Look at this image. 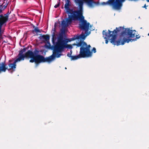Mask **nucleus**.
<instances>
[{
	"label": "nucleus",
	"instance_id": "nucleus-31",
	"mask_svg": "<svg viewBox=\"0 0 149 149\" xmlns=\"http://www.w3.org/2000/svg\"><path fill=\"white\" fill-rule=\"evenodd\" d=\"M142 27H141L140 28L141 29H142Z\"/></svg>",
	"mask_w": 149,
	"mask_h": 149
},
{
	"label": "nucleus",
	"instance_id": "nucleus-12",
	"mask_svg": "<svg viewBox=\"0 0 149 149\" xmlns=\"http://www.w3.org/2000/svg\"><path fill=\"white\" fill-rule=\"evenodd\" d=\"M137 35H136V38L134 39H127L126 38H124L123 39L122 41H121V45H124L125 43L126 42L129 43V42L130 41L132 40L134 41L136 40H137V39H138L139 38H140V36H139V37H137Z\"/></svg>",
	"mask_w": 149,
	"mask_h": 149
},
{
	"label": "nucleus",
	"instance_id": "nucleus-14",
	"mask_svg": "<svg viewBox=\"0 0 149 149\" xmlns=\"http://www.w3.org/2000/svg\"><path fill=\"white\" fill-rule=\"evenodd\" d=\"M76 45L78 47H85V45H86V43L83 41V40H81L80 41L78 42L77 44L74 43L72 45Z\"/></svg>",
	"mask_w": 149,
	"mask_h": 149
},
{
	"label": "nucleus",
	"instance_id": "nucleus-9",
	"mask_svg": "<svg viewBox=\"0 0 149 149\" xmlns=\"http://www.w3.org/2000/svg\"><path fill=\"white\" fill-rule=\"evenodd\" d=\"M91 46L90 45H88L86 44L85 47H81L80 49L86 57H90L92 56V53L90 51Z\"/></svg>",
	"mask_w": 149,
	"mask_h": 149
},
{
	"label": "nucleus",
	"instance_id": "nucleus-17",
	"mask_svg": "<svg viewBox=\"0 0 149 149\" xmlns=\"http://www.w3.org/2000/svg\"><path fill=\"white\" fill-rule=\"evenodd\" d=\"M33 27L34 28V29L32 30V32L33 33H34L35 32L36 33L41 32V31L38 29V27H36L35 26L33 25Z\"/></svg>",
	"mask_w": 149,
	"mask_h": 149
},
{
	"label": "nucleus",
	"instance_id": "nucleus-23",
	"mask_svg": "<svg viewBox=\"0 0 149 149\" xmlns=\"http://www.w3.org/2000/svg\"><path fill=\"white\" fill-rule=\"evenodd\" d=\"M92 52H93L94 53H95L96 52V49L95 47L93 48V49L91 50ZM93 53V52H92Z\"/></svg>",
	"mask_w": 149,
	"mask_h": 149
},
{
	"label": "nucleus",
	"instance_id": "nucleus-4",
	"mask_svg": "<svg viewBox=\"0 0 149 149\" xmlns=\"http://www.w3.org/2000/svg\"><path fill=\"white\" fill-rule=\"evenodd\" d=\"M63 35L60 33L55 44L50 47V49L54 51V54H56V55L57 58H59L63 55L61 53L63 51V47L66 39L64 38Z\"/></svg>",
	"mask_w": 149,
	"mask_h": 149
},
{
	"label": "nucleus",
	"instance_id": "nucleus-27",
	"mask_svg": "<svg viewBox=\"0 0 149 149\" xmlns=\"http://www.w3.org/2000/svg\"><path fill=\"white\" fill-rule=\"evenodd\" d=\"M142 7L143 8H145L146 9L147 8H146V4H145Z\"/></svg>",
	"mask_w": 149,
	"mask_h": 149
},
{
	"label": "nucleus",
	"instance_id": "nucleus-6",
	"mask_svg": "<svg viewBox=\"0 0 149 149\" xmlns=\"http://www.w3.org/2000/svg\"><path fill=\"white\" fill-rule=\"evenodd\" d=\"M127 0H108L107 2L101 3L102 5H108L112 7L114 10L120 11L123 6V3Z\"/></svg>",
	"mask_w": 149,
	"mask_h": 149
},
{
	"label": "nucleus",
	"instance_id": "nucleus-32",
	"mask_svg": "<svg viewBox=\"0 0 149 149\" xmlns=\"http://www.w3.org/2000/svg\"><path fill=\"white\" fill-rule=\"evenodd\" d=\"M149 93V92H148V94Z\"/></svg>",
	"mask_w": 149,
	"mask_h": 149
},
{
	"label": "nucleus",
	"instance_id": "nucleus-13",
	"mask_svg": "<svg viewBox=\"0 0 149 149\" xmlns=\"http://www.w3.org/2000/svg\"><path fill=\"white\" fill-rule=\"evenodd\" d=\"M18 61H16V59L15 61L13 63H9L8 64L9 66V68H8L7 69L8 71L11 70H13L16 68V63Z\"/></svg>",
	"mask_w": 149,
	"mask_h": 149
},
{
	"label": "nucleus",
	"instance_id": "nucleus-5",
	"mask_svg": "<svg viewBox=\"0 0 149 149\" xmlns=\"http://www.w3.org/2000/svg\"><path fill=\"white\" fill-rule=\"evenodd\" d=\"M1 1L0 0V13L2 12V10L5 9L7 7L9 1L6 0ZM10 13L8 12L6 14L3 15L2 14L0 15V27L2 28L3 25L6 23L8 21V19L9 15Z\"/></svg>",
	"mask_w": 149,
	"mask_h": 149
},
{
	"label": "nucleus",
	"instance_id": "nucleus-18",
	"mask_svg": "<svg viewBox=\"0 0 149 149\" xmlns=\"http://www.w3.org/2000/svg\"><path fill=\"white\" fill-rule=\"evenodd\" d=\"M52 41L54 45L55 44V41L56 40V38L55 36V34L54 33H53V34L52 35Z\"/></svg>",
	"mask_w": 149,
	"mask_h": 149
},
{
	"label": "nucleus",
	"instance_id": "nucleus-7",
	"mask_svg": "<svg viewBox=\"0 0 149 149\" xmlns=\"http://www.w3.org/2000/svg\"><path fill=\"white\" fill-rule=\"evenodd\" d=\"M90 24L89 23H87L86 21L84 20L79 24V28L81 30L85 31V34L82 32L80 35L78 34L77 35L78 39H81L84 40L86 36L90 34V32H88Z\"/></svg>",
	"mask_w": 149,
	"mask_h": 149
},
{
	"label": "nucleus",
	"instance_id": "nucleus-24",
	"mask_svg": "<svg viewBox=\"0 0 149 149\" xmlns=\"http://www.w3.org/2000/svg\"><path fill=\"white\" fill-rule=\"evenodd\" d=\"M65 29H64L61 30V33L64 34H65Z\"/></svg>",
	"mask_w": 149,
	"mask_h": 149
},
{
	"label": "nucleus",
	"instance_id": "nucleus-26",
	"mask_svg": "<svg viewBox=\"0 0 149 149\" xmlns=\"http://www.w3.org/2000/svg\"><path fill=\"white\" fill-rule=\"evenodd\" d=\"M67 56L69 57H71L72 56H71V54H70L69 53H68L67 54Z\"/></svg>",
	"mask_w": 149,
	"mask_h": 149
},
{
	"label": "nucleus",
	"instance_id": "nucleus-19",
	"mask_svg": "<svg viewBox=\"0 0 149 149\" xmlns=\"http://www.w3.org/2000/svg\"><path fill=\"white\" fill-rule=\"evenodd\" d=\"M67 10L66 12L68 13V14H70L71 15H72L73 14V11L72 10L70 9L69 8H65ZM73 14H72L73 15Z\"/></svg>",
	"mask_w": 149,
	"mask_h": 149
},
{
	"label": "nucleus",
	"instance_id": "nucleus-30",
	"mask_svg": "<svg viewBox=\"0 0 149 149\" xmlns=\"http://www.w3.org/2000/svg\"><path fill=\"white\" fill-rule=\"evenodd\" d=\"M148 36H149V33H148Z\"/></svg>",
	"mask_w": 149,
	"mask_h": 149
},
{
	"label": "nucleus",
	"instance_id": "nucleus-21",
	"mask_svg": "<svg viewBox=\"0 0 149 149\" xmlns=\"http://www.w3.org/2000/svg\"><path fill=\"white\" fill-rule=\"evenodd\" d=\"M70 5V3H66L65 4V8H67L69 7V6Z\"/></svg>",
	"mask_w": 149,
	"mask_h": 149
},
{
	"label": "nucleus",
	"instance_id": "nucleus-33",
	"mask_svg": "<svg viewBox=\"0 0 149 149\" xmlns=\"http://www.w3.org/2000/svg\"><path fill=\"white\" fill-rule=\"evenodd\" d=\"M0 71H1V70H0Z\"/></svg>",
	"mask_w": 149,
	"mask_h": 149
},
{
	"label": "nucleus",
	"instance_id": "nucleus-20",
	"mask_svg": "<svg viewBox=\"0 0 149 149\" xmlns=\"http://www.w3.org/2000/svg\"><path fill=\"white\" fill-rule=\"evenodd\" d=\"M56 31V24L54 25V28L52 29V33L53 34V33H54L55 34V32Z\"/></svg>",
	"mask_w": 149,
	"mask_h": 149
},
{
	"label": "nucleus",
	"instance_id": "nucleus-10",
	"mask_svg": "<svg viewBox=\"0 0 149 149\" xmlns=\"http://www.w3.org/2000/svg\"><path fill=\"white\" fill-rule=\"evenodd\" d=\"M76 39H78L77 35H74V37L70 39L66 38V41L63 47V50L65 48H69L71 49L72 48V45H69L67 44L68 42H70Z\"/></svg>",
	"mask_w": 149,
	"mask_h": 149
},
{
	"label": "nucleus",
	"instance_id": "nucleus-25",
	"mask_svg": "<svg viewBox=\"0 0 149 149\" xmlns=\"http://www.w3.org/2000/svg\"><path fill=\"white\" fill-rule=\"evenodd\" d=\"M65 0V2H66V3H70V0Z\"/></svg>",
	"mask_w": 149,
	"mask_h": 149
},
{
	"label": "nucleus",
	"instance_id": "nucleus-2",
	"mask_svg": "<svg viewBox=\"0 0 149 149\" xmlns=\"http://www.w3.org/2000/svg\"><path fill=\"white\" fill-rule=\"evenodd\" d=\"M121 30H123L121 33L122 36L127 35L129 37L132 38L134 37L135 36L136 32L135 30H132L129 28L125 29L123 27H116V30H114L113 31L108 30V33L106 32V31L103 30L102 32L103 37L105 39H108L113 45H116L117 46L120 45H121V42H120V40L116 41V40L118 32H120Z\"/></svg>",
	"mask_w": 149,
	"mask_h": 149
},
{
	"label": "nucleus",
	"instance_id": "nucleus-29",
	"mask_svg": "<svg viewBox=\"0 0 149 149\" xmlns=\"http://www.w3.org/2000/svg\"><path fill=\"white\" fill-rule=\"evenodd\" d=\"M137 37H139V36H140H140H138V35H137Z\"/></svg>",
	"mask_w": 149,
	"mask_h": 149
},
{
	"label": "nucleus",
	"instance_id": "nucleus-8",
	"mask_svg": "<svg viewBox=\"0 0 149 149\" xmlns=\"http://www.w3.org/2000/svg\"><path fill=\"white\" fill-rule=\"evenodd\" d=\"M26 50L25 48H23L19 52V54L18 55L19 57L16 59V61H20L21 60H24L25 58H29L32 57L33 53L32 51L29 50L25 54H23V53Z\"/></svg>",
	"mask_w": 149,
	"mask_h": 149
},
{
	"label": "nucleus",
	"instance_id": "nucleus-22",
	"mask_svg": "<svg viewBox=\"0 0 149 149\" xmlns=\"http://www.w3.org/2000/svg\"><path fill=\"white\" fill-rule=\"evenodd\" d=\"M60 4V1H59L58 2V3L57 4H56L54 6V7L55 8H57L58 7Z\"/></svg>",
	"mask_w": 149,
	"mask_h": 149
},
{
	"label": "nucleus",
	"instance_id": "nucleus-3",
	"mask_svg": "<svg viewBox=\"0 0 149 149\" xmlns=\"http://www.w3.org/2000/svg\"><path fill=\"white\" fill-rule=\"evenodd\" d=\"M32 57H29L31 59L29 61L30 62L33 63L35 62L36 63H39L42 62H48L49 63L54 60L55 57H56V54H54V51L53 54L51 56L45 58L41 55L38 54L39 51L37 49H35L33 52Z\"/></svg>",
	"mask_w": 149,
	"mask_h": 149
},
{
	"label": "nucleus",
	"instance_id": "nucleus-11",
	"mask_svg": "<svg viewBox=\"0 0 149 149\" xmlns=\"http://www.w3.org/2000/svg\"><path fill=\"white\" fill-rule=\"evenodd\" d=\"M86 57L82 52L80 49L79 54L75 56H72L71 58V60H75L81 58Z\"/></svg>",
	"mask_w": 149,
	"mask_h": 149
},
{
	"label": "nucleus",
	"instance_id": "nucleus-15",
	"mask_svg": "<svg viewBox=\"0 0 149 149\" xmlns=\"http://www.w3.org/2000/svg\"><path fill=\"white\" fill-rule=\"evenodd\" d=\"M6 65L4 62H2L1 64H0V70L1 71L3 72L6 71V70L8 69V68L6 67Z\"/></svg>",
	"mask_w": 149,
	"mask_h": 149
},
{
	"label": "nucleus",
	"instance_id": "nucleus-1",
	"mask_svg": "<svg viewBox=\"0 0 149 149\" xmlns=\"http://www.w3.org/2000/svg\"><path fill=\"white\" fill-rule=\"evenodd\" d=\"M75 3L78 5L79 7V10L76 11L73 15H68V17H67L65 19L62 21L61 25L63 27H65L68 26L69 24H70L72 20L79 19L81 22L84 21H86L84 19V17L83 16V6L84 2L86 3L91 7H94L100 4L99 1L95 2L93 0H74Z\"/></svg>",
	"mask_w": 149,
	"mask_h": 149
},
{
	"label": "nucleus",
	"instance_id": "nucleus-28",
	"mask_svg": "<svg viewBox=\"0 0 149 149\" xmlns=\"http://www.w3.org/2000/svg\"><path fill=\"white\" fill-rule=\"evenodd\" d=\"M106 40H105V43L107 44L108 42V40H107V39H106Z\"/></svg>",
	"mask_w": 149,
	"mask_h": 149
},
{
	"label": "nucleus",
	"instance_id": "nucleus-16",
	"mask_svg": "<svg viewBox=\"0 0 149 149\" xmlns=\"http://www.w3.org/2000/svg\"><path fill=\"white\" fill-rule=\"evenodd\" d=\"M40 38H43L48 43L49 41V36L48 35H43L40 36Z\"/></svg>",
	"mask_w": 149,
	"mask_h": 149
}]
</instances>
